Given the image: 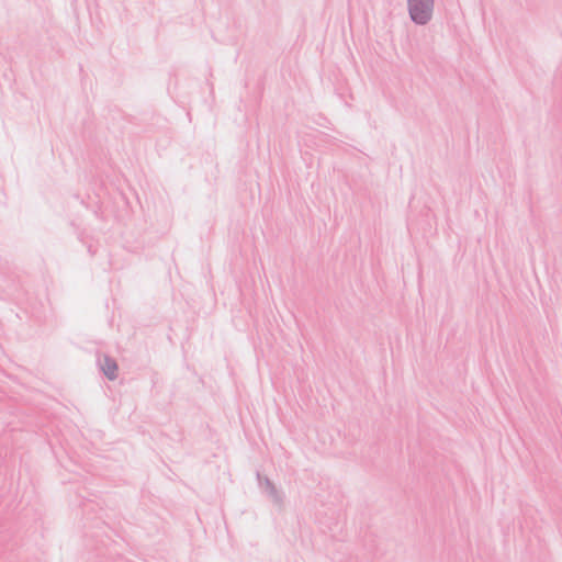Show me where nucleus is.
Segmentation results:
<instances>
[{"label": "nucleus", "instance_id": "f03ea898", "mask_svg": "<svg viewBox=\"0 0 562 562\" xmlns=\"http://www.w3.org/2000/svg\"><path fill=\"white\" fill-rule=\"evenodd\" d=\"M102 369L109 379H111V380L115 379L116 372H117V366H116L115 361L105 359L104 363L102 366Z\"/></svg>", "mask_w": 562, "mask_h": 562}, {"label": "nucleus", "instance_id": "f257e3e1", "mask_svg": "<svg viewBox=\"0 0 562 562\" xmlns=\"http://www.w3.org/2000/svg\"><path fill=\"white\" fill-rule=\"evenodd\" d=\"M412 19L420 24L426 23L432 11V0H408Z\"/></svg>", "mask_w": 562, "mask_h": 562}]
</instances>
